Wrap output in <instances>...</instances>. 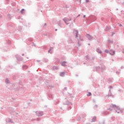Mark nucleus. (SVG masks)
<instances>
[{"mask_svg":"<svg viewBox=\"0 0 124 124\" xmlns=\"http://www.w3.org/2000/svg\"><path fill=\"white\" fill-rule=\"evenodd\" d=\"M16 58L18 62H22V61H24V58L18 55H16Z\"/></svg>","mask_w":124,"mask_h":124,"instance_id":"nucleus-5","label":"nucleus"},{"mask_svg":"<svg viewBox=\"0 0 124 124\" xmlns=\"http://www.w3.org/2000/svg\"><path fill=\"white\" fill-rule=\"evenodd\" d=\"M72 20V18L70 17L69 19L67 18V17H65L63 19V21H64V23L66 25H69V21H71Z\"/></svg>","mask_w":124,"mask_h":124,"instance_id":"nucleus-3","label":"nucleus"},{"mask_svg":"<svg viewBox=\"0 0 124 124\" xmlns=\"http://www.w3.org/2000/svg\"><path fill=\"white\" fill-rule=\"evenodd\" d=\"M37 62H40V60H37Z\"/></svg>","mask_w":124,"mask_h":124,"instance_id":"nucleus-58","label":"nucleus"},{"mask_svg":"<svg viewBox=\"0 0 124 124\" xmlns=\"http://www.w3.org/2000/svg\"><path fill=\"white\" fill-rule=\"evenodd\" d=\"M107 96H108V97H110V96H111V97H114V95L112 94V93L111 92V89H109V93Z\"/></svg>","mask_w":124,"mask_h":124,"instance_id":"nucleus-7","label":"nucleus"},{"mask_svg":"<svg viewBox=\"0 0 124 124\" xmlns=\"http://www.w3.org/2000/svg\"><path fill=\"white\" fill-rule=\"evenodd\" d=\"M87 95V96H91V95H92V93L91 92H88Z\"/></svg>","mask_w":124,"mask_h":124,"instance_id":"nucleus-28","label":"nucleus"},{"mask_svg":"<svg viewBox=\"0 0 124 124\" xmlns=\"http://www.w3.org/2000/svg\"><path fill=\"white\" fill-rule=\"evenodd\" d=\"M55 86L52 84H49L48 85V88H50V89H53Z\"/></svg>","mask_w":124,"mask_h":124,"instance_id":"nucleus-17","label":"nucleus"},{"mask_svg":"<svg viewBox=\"0 0 124 124\" xmlns=\"http://www.w3.org/2000/svg\"><path fill=\"white\" fill-rule=\"evenodd\" d=\"M119 27H122V24H119Z\"/></svg>","mask_w":124,"mask_h":124,"instance_id":"nucleus-63","label":"nucleus"},{"mask_svg":"<svg viewBox=\"0 0 124 124\" xmlns=\"http://www.w3.org/2000/svg\"><path fill=\"white\" fill-rule=\"evenodd\" d=\"M64 90H65V91H66V90H67V88H66V87L64 88Z\"/></svg>","mask_w":124,"mask_h":124,"instance_id":"nucleus-53","label":"nucleus"},{"mask_svg":"<svg viewBox=\"0 0 124 124\" xmlns=\"http://www.w3.org/2000/svg\"><path fill=\"white\" fill-rule=\"evenodd\" d=\"M96 121V117L93 116V118L92 119V123H93L94 122Z\"/></svg>","mask_w":124,"mask_h":124,"instance_id":"nucleus-13","label":"nucleus"},{"mask_svg":"<svg viewBox=\"0 0 124 124\" xmlns=\"http://www.w3.org/2000/svg\"><path fill=\"white\" fill-rule=\"evenodd\" d=\"M43 49H44L45 50L47 49V46H46V45L44 46Z\"/></svg>","mask_w":124,"mask_h":124,"instance_id":"nucleus-35","label":"nucleus"},{"mask_svg":"<svg viewBox=\"0 0 124 124\" xmlns=\"http://www.w3.org/2000/svg\"><path fill=\"white\" fill-rule=\"evenodd\" d=\"M96 52H97V53H99V54L102 53V51H101L100 49H99L98 48H96Z\"/></svg>","mask_w":124,"mask_h":124,"instance_id":"nucleus-15","label":"nucleus"},{"mask_svg":"<svg viewBox=\"0 0 124 124\" xmlns=\"http://www.w3.org/2000/svg\"><path fill=\"white\" fill-rule=\"evenodd\" d=\"M78 47H80V46H81V43L80 42V40L78 41Z\"/></svg>","mask_w":124,"mask_h":124,"instance_id":"nucleus-27","label":"nucleus"},{"mask_svg":"<svg viewBox=\"0 0 124 124\" xmlns=\"http://www.w3.org/2000/svg\"><path fill=\"white\" fill-rule=\"evenodd\" d=\"M51 51V48H50L48 50V53H50V51Z\"/></svg>","mask_w":124,"mask_h":124,"instance_id":"nucleus-50","label":"nucleus"},{"mask_svg":"<svg viewBox=\"0 0 124 124\" xmlns=\"http://www.w3.org/2000/svg\"><path fill=\"white\" fill-rule=\"evenodd\" d=\"M7 16H8V18H10V19H11L12 17H11V15H10V14H8Z\"/></svg>","mask_w":124,"mask_h":124,"instance_id":"nucleus-36","label":"nucleus"},{"mask_svg":"<svg viewBox=\"0 0 124 124\" xmlns=\"http://www.w3.org/2000/svg\"><path fill=\"white\" fill-rule=\"evenodd\" d=\"M28 40H29V41H33L32 38H29Z\"/></svg>","mask_w":124,"mask_h":124,"instance_id":"nucleus-37","label":"nucleus"},{"mask_svg":"<svg viewBox=\"0 0 124 124\" xmlns=\"http://www.w3.org/2000/svg\"><path fill=\"white\" fill-rule=\"evenodd\" d=\"M58 26H59V27H62V24H61V22H58Z\"/></svg>","mask_w":124,"mask_h":124,"instance_id":"nucleus-38","label":"nucleus"},{"mask_svg":"<svg viewBox=\"0 0 124 124\" xmlns=\"http://www.w3.org/2000/svg\"><path fill=\"white\" fill-rule=\"evenodd\" d=\"M20 12H21V14H25V9H22L20 11Z\"/></svg>","mask_w":124,"mask_h":124,"instance_id":"nucleus-22","label":"nucleus"},{"mask_svg":"<svg viewBox=\"0 0 124 124\" xmlns=\"http://www.w3.org/2000/svg\"><path fill=\"white\" fill-rule=\"evenodd\" d=\"M109 54H110V55H111V56H113V55L115 54V51H113V50H110L109 51Z\"/></svg>","mask_w":124,"mask_h":124,"instance_id":"nucleus-11","label":"nucleus"},{"mask_svg":"<svg viewBox=\"0 0 124 124\" xmlns=\"http://www.w3.org/2000/svg\"><path fill=\"white\" fill-rule=\"evenodd\" d=\"M83 18H86V15L83 16Z\"/></svg>","mask_w":124,"mask_h":124,"instance_id":"nucleus-61","label":"nucleus"},{"mask_svg":"<svg viewBox=\"0 0 124 124\" xmlns=\"http://www.w3.org/2000/svg\"><path fill=\"white\" fill-rule=\"evenodd\" d=\"M110 30H111L110 27L106 26L105 31H107V32H109V31H110Z\"/></svg>","mask_w":124,"mask_h":124,"instance_id":"nucleus-9","label":"nucleus"},{"mask_svg":"<svg viewBox=\"0 0 124 124\" xmlns=\"http://www.w3.org/2000/svg\"><path fill=\"white\" fill-rule=\"evenodd\" d=\"M8 122L9 123H13V122L12 121V120H11V119H9V120L8 121Z\"/></svg>","mask_w":124,"mask_h":124,"instance_id":"nucleus-40","label":"nucleus"},{"mask_svg":"<svg viewBox=\"0 0 124 124\" xmlns=\"http://www.w3.org/2000/svg\"><path fill=\"white\" fill-rule=\"evenodd\" d=\"M75 21H76V19H75L74 20V23H75Z\"/></svg>","mask_w":124,"mask_h":124,"instance_id":"nucleus-60","label":"nucleus"},{"mask_svg":"<svg viewBox=\"0 0 124 124\" xmlns=\"http://www.w3.org/2000/svg\"><path fill=\"white\" fill-rule=\"evenodd\" d=\"M108 43H111V44H113V41H111L110 39H108Z\"/></svg>","mask_w":124,"mask_h":124,"instance_id":"nucleus-29","label":"nucleus"},{"mask_svg":"<svg viewBox=\"0 0 124 124\" xmlns=\"http://www.w3.org/2000/svg\"><path fill=\"white\" fill-rule=\"evenodd\" d=\"M66 63H67V62L64 61L61 62V65H62V66H67V65L66 64Z\"/></svg>","mask_w":124,"mask_h":124,"instance_id":"nucleus-8","label":"nucleus"},{"mask_svg":"<svg viewBox=\"0 0 124 124\" xmlns=\"http://www.w3.org/2000/svg\"><path fill=\"white\" fill-rule=\"evenodd\" d=\"M101 69H102V72H103V70L105 69V66H102Z\"/></svg>","mask_w":124,"mask_h":124,"instance_id":"nucleus-26","label":"nucleus"},{"mask_svg":"<svg viewBox=\"0 0 124 124\" xmlns=\"http://www.w3.org/2000/svg\"><path fill=\"white\" fill-rule=\"evenodd\" d=\"M78 41H84V39H83V37L81 36V35H79L78 39Z\"/></svg>","mask_w":124,"mask_h":124,"instance_id":"nucleus-12","label":"nucleus"},{"mask_svg":"<svg viewBox=\"0 0 124 124\" xmlns=\"http://www.w3.org/2000/svg\"><path fill=\"white\" fill-rule=\"evenodd\" d=\"M80 15L79 14V15L77 16V18H78V17H80Z\"/></svg>","mask_w":124,"mask_h":124,"instance_id":"nucleus-55","label":"nucleus"},{"mask_svg":"<svg viewBox=\"0 0 124 124\" xmlns=\"http://www.w3.org/2000/svg\"><path fill=\"white\" fill-rule=\"evenodd\" d=\"M46 26H47V24L46 23H45L44 26V29H45V28H46Z\"/></svg>","mask_w":124,"mask_h":124,"instance_id":"nucleus-45","label":"nucleus"},{"mask_svg":"<svg viewBox=\"0 0 124 124\" xmlns=\"http://www.w3.org/2000/svg\"><path fill=\"white\" fill-rule=\"evenodd\" d=\"M110 107H112L114 110H115L116 113L118 114H120V108L117 106L116 105H114L113 104H111V106Z\"/></svg>","mask_w":124,"mask_h":124,"instance_id":"nucleus-1","label":"nucleus"},{"mask_svg":"<svg viewBox=\"0 0 124 124\" xmlns=\"http://www.w3.org/2000/svg\"><path fill=\"white\" fill-rule=\"evenodd\" d=\"M59 103H60V100H58L57 102H56V105H57V104H59Z\"/></svg>","mask_w":124,"mask_h":124,"instance_id":"nucleus-44","label":"nucleus"},{"mask_svg":"<svg viewBox=\"0 0 124 124\" xmlns=\"http://www.w3.org/2000/svg\"><path fill=\"white\" fill-rule=\"evenodd\" d=\"M52 95H49V97H50V98H52Z\"/></svg>","mask_w":124,"mask_h":124,"instance_id":"nucleus-49","label":"nucleus"},{"mask_svg":"<svg viewBox=\"0 0 124 124\" xmlns=\"http://www.w3.org/2000/svg\"><path fill=\"white\" fill-rule=\"evenodd\" d=\"M53 47H50V49H51V50H52V49H53Z\"/></svg>","mask_w":124,"mask_h":124,"instance_id":"nucleus-62","label":"nucleus"},{"mask_svg":"<svg viewBox=\"0 0 124 124\" xmlns=\"http://www.w3.org/2000/svg\"><path fill=\"white\" fill-rule=\"evenodd\" d=\"M116 74H120V71H117L116 72Z\"/></svg>","mask_w":124,"mask_h":124,"instance_id":"nucleus-47","label":"nucleus"},{"mask_svg":"<svg viewBox=\"0 0 124 124\" xmlns=\"http://www.w3.org/2000/svg\"><path fill=\"white\" fill-rule=\"evenodd\" d=\"M82 0H77V2L78 4H81V1Z\"/></svg>","mask_w":124,"mask_h":124,"instance_id":"nucleus-24","label":"nucleus"},{"mask_svg":"<svg viewBox=\"0 0 124 124\" xmlns=\"http://www.w3.org/2000/svg\"><path fill=\"white\" fill-rule=\"evenodd\" d=\"M13 80H15V79H16V77L15 76H13Z\"/></svg>","mask_w":124,"mask_h":124,"instance_id":"nucleus-41","label":"nucleus"},{"mask_svg":"<svg viewBox=\"0 0 124 124\" xmlns=\"http://www.w3.org/2000/svg\"><path fill=\"white\" fill-rule=\"evenodd\" d=\"M44 62H48V59H46V58H44Z\"/></svg>","mask_w":124,"mask_h":124,"instance_id":"nucleus-31","label":"nucleus"},{"mask_svg":"<svg viewBox=\"0 0 124 124\" xmlns=\"http://www.w3.org/2000/svg\"><path fill=\"white\" fill-rule=\"evenodd\" d=\"M86 37L88 38V40H92L93 37V36L90 35L89 34H86Z\"/></svg>","mask_w":124,"mask_h":124,"instance_id":"nucleus-6","label":"nucleus"},{"mask_svg":"<svg viewBox=\"0 0 124 124\" xmlns=\"http://www.w3.org/2000/svg\"><path fill=\"white\" fill-rule=\"evenodd\" d=\"M56 61H55V63H59V62H60V59L57 58L55 59Z\"/></svg>","mask_w":124,"mask_h":124,"instance_id":"nucleus-21","label":"nucleus"},{"mask_svg":"<svg viewBox=\"0 0 124 124\" xmlns=\"http://www.w3.org/2000/svg\"><path fill=\"white\" fill-rule=\"evenodd\" d=\"M113 34H115V33L114 32H112V35H113Z\"/></svg>","mask_w":124,"mask_h":124,"instance_id":"nucleus-59","label":"nucleus"},{"mask_svg":"<svg viewBox=\"0 0 124 124\" xmlns=\"http://www.w3.org/2000/svg\"><path fill=\"white\" fill-rule=\"evenodd\" d=\"M98 107V106L97 105H95V106H94V107H96V108H97Z\"/></svg>","mask_w":124,"mask_h":124,"instance_id":"nucleus-56","label":"nucleus"},{"mask_svg":"<svg viewBox=\"0 0 124 124\" xmlns=\"http://www.w3.org/2000/svg\"><path fill=\"white\" fill-rule=\"evenodd\" d=\"M109 89H110V91H111V89H113V86H109Z\"/></svg>","mask_w":124,"mask_h":124,"instance_id":"nucleus-48","label":"nucleus"},{"mask_svg":"<svg viewBox=\"0 0 124 124\" xmlns=\"http://www.w3.org/2000/svg\"><path fill=\"white\" fill-rule=\"evenodd\" d=\"M69 96H70L71 97H73V96H71V94L69 93Z\"/></svg>","mask_w":124,"mask_h":124,"instance_id":"nucleus-52","label":"nucleus"},{"mask_svg":"<svg viewBox=\"0 0 124 124\" xmlns=\"http://www.w3.org/2000/svg\"><path fill=\"white\" fill-rule=\"evenodd\" d=\"M96 71L98 72L99 71V70H100V67L98 66V67H96Z\"/></svg>","mask_w":124,"mask_h":124,"instance_id":"nucleus-20","label":"nucleus"},{"mask_svg":"<svg viewBox=\"0 0 124 124\" xmlns=\"http://www.w3.org/2000/svg\"><path fill=\"white\" fill-rule=\"evenodd\" d=\"M122 52L123 53V54H124V48L122 49Z\"/></svg>","mask_w":124,"mask_h":124,"instance_id":"nucleus-54","label":"nucleus"},{"mask_svg":"<svg viewBox=\"0 0 124 124\" xmlns=\"http://www.w3.org/2000/svg\"><path fill=\"white\" fill-rule=\"evenodd\" d=\"M35 113L37 117H42V116L44 115V112L42 111H36Z\"/></svg>","mask_w":124,"mask_h":124,"instance_id":"nucleus-2","label":"nucleus"},{"mask_svg":"<svg viewBox=\"0 0 124 124\" xmlns=\"http://www.w3.org/2000/svg\"><path fill=\"white\" fill-rule=\"evenodd\" d=\"M66 105H69V104H71V102L66 101L65 103Z\"/></svg>","mask_w":124,"mask_h":124,"instance_id":"nucleus-23","label":"nucleus"},{"mask_svg":"<svg viewBox=\"0 0 124 124\" xmlns=\"http://www.w3.org/2000/svg\"><path fill=\"white\" fill-rule=\"evenodd\" d=\"M71 109V107H70L69 108H68V110H70Z\"/></svg>","mask_w":124,"mask_h":124,"instance_id":"nucleus-57","label":"nucleus"},{"mask_svg":"<svg viewBox=\"0 0 124 124\" xmlns=\"http://www.w3.org/2000/svg\"><path fill=\"white\" fill-rule=\"evenodd\" d=\"M108 114H109L108 111H103L102 112V116H106V115H108Z\"/></svg>","mask_w":124,"mask_h":124,"instance_id":"nucleus-10","label":"nucleus"},{"mask_svg":"<svg viewBox=\"0 0 124 124\" xmlns=\"http://www.w3.org/2000/svg\"><path fill=\"white\" fill-rule=\"evenodd\" d=\"M7 43L9 45H10V44H11V41H10V40H8Z\"/></svg>","mask_w":124,"mask_h":124,"instance_id":"nucleus-33","label":"nucleus"},{"mask_svg":"<svg viewBox=\"0 0 124 124\" xmlns=\"http://www.w3.org/2000/svg\"><path fill=\"white\" fill-rule=\"evenodd\" d=\"M111 106H112V105H111L110 106V108L108 109V110H109V111H112V108H113V107H111Z\"/></svg>","mask_w":124,"mask_h":124,"instance_id":"nucleus-30","label":"nucleus"},{"mask_svg":"<svg viewBox=\"0 0 124 124\" xmlns=\"http://www.w3.org/2000/svg\"><path fill=\"white\" fill-rule=\"evenodd\" d=\"M41 119H40V118H37V121H38V122H39V121H40Z\"/></svg>","mask_w":124,"mask_h":124,"instance_id":"nucleus-46","label":"nucleus"},{"mask_svg":"<svg viewBox=\"0 0 124 124\" xmlns=\"http://www.w3.org/2000/svg\"><path fill=\"white\" fill-rule=\"evenodd\" d=\"M32 46H34V47H36V45H35V44H34V43H32Z\"/></svg>","mask_w":124,"mask_h":124,"instance_id":"nucleus-42","label":"nucleus"},{"mask_svg":"<svg viewBox=\"0 0 124 124\" xmlns=\"http://www.w3.org/2000/svg\"><path fill=\"white\" fill-rule=\"evenodd\" d=\"M119 112H121V113H123L124 111H123V109L120 108Z\"/></svg>","mask_w":124,"mask_h":124,"instance_id":"nucleus-43","label":"nucleus"},{"mask_svg":"<svg viewBox=\"0 0 124 124\" xmlns=\"http://www.w3.org/2000/svg\"><path fill=\"white\" fill-rule=\"evenodd\" d=\"M108 83H111L112 82V79L111 78L108 79Z\"/></svg>","mask_w":124,"mask_h":124,"instance_id":"nucleus-34","label":"nucleus"},{"mask_svg":"<svg viewBox=\"0 0 124 124\" xmlns=\"http://www.w3.org/2000/svg\"><path fill=\"white\" fill-rule=\"evenodd\" d=\"M68 43H70V44H71V43H74L71 38H70V39L69 40V41H68Z\"/></svg>","mask_w":124,"mask_h":124,"instance_id":"nucleus-19","label":"nucleus"},{"mask_svg":"<svg viewBox=\"0 0 124 124\" xmlns=\"http://www.w3.org/2000/svg\"><path fill=\"white\" fill-rule=\"evenodd\" d=\"M109 50H108V49H106V50H105V53H109Z\"/></svg>","mask_w":124,"mask_h":124,"instance_id":"nucleus-39","label":"nucleus"},{"mask_svg":"<svg viewBox=\"0 0 124 124\" xmlns=\"http://www.w3.org/2000/svg\"><path fill=\"white\" fill-rule=\"evenodd\" d=\"M73 34L74 35H76L75 38H78V35H79V31H78V30H75V29H74Z\"/></svg>","mask_w":124,"mask_h":124,"instance_id":"nucleus-4","label":"nucleus"},{"mask_svg":"<svg viewBox=\"0 0 124 124\" xmlns=\"http://www.w3.org/2000/svg\"><path fill=\"white\" fill-rule=\"evenodd\" d=\"M90 2V0H86V2Z\"/></svg>","mask_w":124,"mask_h":124,"instance_id":"nucleus-51","label":"nucleus"},{"mask_svg":"<svg viewBox=\"0 0 124 124\" xmlns=\"http://www.w3.org/2000/svg\"><path fill=\"white\" fill-rule=\"evenodd\" d=\"M22 56H25V54L23 53V54H22Z\"/></svg>","mask_w":124,"mask_h":124,"instance_id":"nucleus-64","label":"nucleus"},{"mask_svg":"<svg viewBox=\"0 0 124 124\" xmlns=\"http://www.w3.org/2000/svg\"><path fill=\"white\" fill-rule=\"evenodd\" d=\"M22 68L25 70L26 69H28V68H29V66H27V65H24L22 66Z\"/></svg>","mask_w":124,"mask_h":124,"instance_id":"nucleus-14","label":"nucleus"},{"mask_svg":"<svg viewBox=\"0 0 124 124\" xmlns=\"http://www.w3.org/2000/svg\"><path fill=\"white\" fill-rule=\"evenodd\" d=\"M5 82L6 84H9L10 83V81H9L7 78H6Z\"/></svg>","mask_w":124,"mask_h":124,"instance_id":"nucleus-18","label":"nucleus"},{"mask_svg":"<svg viewBox=\"0 0 124 124\" xmlns=\"http://www.w3.org/2000/svg\"><path fill=\"white\" fill-rule=\"evenodd\" d=\"M85 58H86V61H89V60H90V57H89L88 55L86 56Z\"/></svg>","mask_w":124,"mask_h":124,"instance_id":"nucleus-25","label":"nucleus"},{"mask_svg":"<svg viewBox=\"0 0 124 124\" xmlns=\"http://www.w3.org/2000/svg\"><path fill=\"white\" fill-rule=\"evenodd\" d=\"M60 75L61 77H63L65 75V73L64 72H61Z\"/></svg>","mask_w":124,"mask_h":124,"instance_id":"nucleus-16","label":"nucleus"},{"mask_svg":"<svg viewBox=\"0 0 124 124\" xmlns=\"http://www.w3.org/2000/svg\"><path fill=\"white\" fill-rule=\"evenodd\" d=\"M53 68L54 70H55V69H56V70L58 69V66H53Z\"/></svg>","mask_w":124,"mask_h":124,"instance_id":"nucleus-32","label":"nucleus"}]
</instances>
